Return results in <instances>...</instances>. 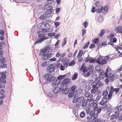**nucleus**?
<instances>
[{"instance_id":"c85d7f7f","label":"nucleus","mask_w":122,"mask_h":122,"mask_svg":"<svg viewBox=\"0 0 122 122\" xmlns=\"http://www.w3.org/2000/svg\"><path fill=\"white\" fill-rule=\"evenodd\" d=\"M49 29H42L41 30V32L42 33H46L49 32Z\"/></svg>"},{"instance_id":"49530a36","label":"nucleus","mask_w":122,"mask_h":122,"mask_svg":"<svg viewBox=\"0 0 122 122\" xmlns=\"http://www.w3.org/2000/svg\"><path fill=\"white\" fill-rule=\"evenodd\" d=\"M90 101L89 102V104L90 105H93L94 102V101L93 99L92 98L91 99L89 100Z\"/></svg>"},{"instance_id":"c756f323","label":"nucleus","mask_w":122,"mask_h":122,"mask_svg":"<svg viewBox=\"0 0 122 122\" xmlns=\"http://www.w3.org/2000/svg\"><path fill=\"white\" fill-rule=\"evenodd\" d=\"M47 15H42L39 18L41 20H43L46 19L47 18Z\"/></svg>"},{"instance_id":"9b49d317","label":"nucleus","mask_w":122,"mask_h":122,"mask_svg":"<svg viewBox=\"0 0 122 122\" xmlns=\"http://www.w3.org/2000/svg\"><path fill=\"white\" fill-rule=\"evenodd\" d=\"M108 100V99L107 97H104L102 99L101 101L99 103L101 105H103L104 104H106Z\"/></svg>"},{"instance_id":"680f3d73","label":"nucleus","mask_w":122,"mask_h":122,"mask_svg":"<svg viewBox=\"0 0 122 122\" xmlns=\"http://www.w3.org/2000/svg\"><path fill=\"white\" fill-rule=\"evenodd\" d=\"M99 77L101 78H103L104 77V76L103 75V74L102 73H101L99 76Z\"/></svg>"},{"instance_id":"a878e982","label":"nucleus","mask_w":122,"mask_h":122,"mask_svg":"<svg viewBox=\"0 0 122 122\" xmlns=\"http://www.w3.org/2000/svg\"><path fill=\"white\" fill-rule=\"evenodd\" d=\"M76 94H75L73 92H71L68 95V97L69 98H71L73 97H75Z\"/></svg>"},{"instance_id":"ea45409f","label":"nucleus","mask_w":122,"mask_h":122,"mask_svg":"<svg viewBox=\"0 0 122 122\" xmlns=\"http://www.w3.org/2000/svg\"><path fill=\"white\" fill-rule=\"evenodd\" d=\"M81 103L78 102L76 103L75 104V107L78 109L80 108L81 106Z\"/></svg>"},{"instance_id":"7ed1b4c3","label":"nucleus","mask_w":122,"mask_h":122,"mask_svg":"<svg viewBox=\"0 0 122 122\" xmlns=\"http://www.w3.org/2000/svg\"><path fill=\"white\" fill-rule=\"evenodd\" d=\"M96 11L97 13L101 12L104 14H106L108 11L107 6H105L104 7H102L101 6L98 7L96 10Z\"/></svg>"},{"instance_id":"7c9ffc66","label":"nucleus","mask_w":122,"mask_h":122,"mask_svg":"<svg viewBox=\"0 0 122 122\" xmlns=\"http://www.w3.org/2000/svg\"><path fill=\"white\" fill-rule=\"evenodd\" d=\"M66 66H65L63 64V65L62 64H60V70L61 71H63L64 70L65 68V67Z\"/></svg>"},{"instance_id":"bf43d9fd","label":"nucleus","mask_w":122,"mask_h":122,"mask_svg":"<svg viewBox=\"0 0 122 122\" xmlns=\"http://www.w3.org/2000/svg\"><path fill=\"white\" fill-rule=\"evenodd\" d=\"M75 61H74L72 60L71 61V62L69 64V66H72L74 64H75Z\"/></svg>"},{"instance_id":"58836bf2","label":"nucleus","mask_w":122,"mask_h":122,"mask_svg":"<svg viewBox=\"0 0 122 122\" xmlns=\"http://www.w3.org/2000/svg\"><path fill=\"white\" fill-rule=\"evenodd\" d=\"M103 19V17L102 16H99L97 20L99 22H102Z\"/></svg>"},{"instance_id":"6e6d98bb","label":"nucleus","mask_w":122,"mask_h":122,"mask_svg":"<svg viewBox=\"0 0 122 122\" xmlns=\"http://www.w3.org/2000/svg\"><path fill=\"white\" fill-rule=\"evenodd\" d=\"M4 54L2 49L0 48V56H3Z\"/></svg>"},{"instance_id":"f3484780","label":"nucleus","mask_w":122,"mask_h":122,"mask_svg":"<svg viewBox=\"0 0 122 122\" xmlns=\"http://www.w3.org/2000/svg\"><path fill=\"white\" fill-rule=\"evenodd\" d=\"M4 34V31L3 30H1L0 31V40L3 41L4 39V38L3 36Z\"/></svg>"},{"instance_id":"a211bd4d","label":"nucleus","mask_w":122,"mask_h":122,"mask_svg":"<svg viewBox=\"0 0 122 122\" xmlns=\"http://www.w3.org/2000/svg\"><path fill=\"white\" fill-rule=\"evenodd\" d=\"M114 75L112 74H110L108 75V76L110 81H113L114 79Z\"/></svg>"},{"instance_id":"ddd939ff","label":"nucleus","mask_w":122,"mask_h":122,"mask_svg":"<svg viewBox=\"0 0 122 122\" xmlns=\"http://www.w3.org/2000/svg\"><path fill=\"white\" fill-rule=\"evenodd\" d=\"M60 90V88L59 87H56L53 89V92L54 94H56L59 92Z\"/></svg>"},{"instance_id":"052dcab7","label":"nucleus","mask_w":122,"mask_h":122,"mask_svg":"<svg viewBox=\"0 0 122 122\" xmlns=\"http://www.w3.org/2000/svg\"><path fill=\"white\" fill-rule=\"evenodd\" d=\"M107 45V44L105 42H103L101 44V48L103 46H105Z\"/></svg>"},{"instance_id":"5701e85b","label":"nucleus","mask_w":122,"mask_h":122,"mask_svg":"<svg viewBox=\"0 0 122 122\" xmlns=\"http://www.w3.org/2000/svg\"><path fill=\"white\" fill-rule=\"evenodd\" d=\"M87 101L85 99L82 102L81 106L82 108H84L86 107V105L87 104Z\"/></svg>"},{"instance_id":"b1692460","label":"nucleus","mask_w":122,"mask_h":122,"mask_svg":"<svg viewBox=\"0 0 122 122\" xmlns=\"http://www.w3.org/2000/svg\"><path fill=\"white\" fill-rule=\"evenodd\" d=\"M102 105V106L101 107L102 110L103 111H105L106 110L107 108V105L106 104H104L103 105Z\"/></svg>"},{"instance_id":"338daca9","label":"nucleus","mask_w":122,"mask_h":122,"mask_svg":"<svg viewBox=\"0 0 122 122\" xmlns=\"http://www.w3.org/2000/svg\"><path fill=\"white\" fill-rule=\"evenodd\" d=\"M102 109L101 107H100L99 108H98L97 111L96 113H97V114H96V116H97V114H98L101 112Z\"/></svg>"},{"instance_id":"a18cd8bd","label":"nucleus","mask_w":122,"mask_h":122,"mask_svg":"<svg viewBox=\"0 0 122 122\" xmlns=\"http://www.w3.org/2000/svg\"><path fill=\"white\" fill-rule=\"evenodd\" d=\"M108 93V92L107 91H103L102 93V96L104 97H106V96L107 95Z\"/></svg>"},{"instance_id":"5fc2aeb1","label":"nucleus","mask_w":122,"mask_h":122,"mask_svg":"<svg viewBox=\"0 0 122 122\" xmlns=\"http://www.w3.org/2000/svg\"><path fill=\"white\" fill-rule=\"evenodd\" d=\"M92 119V117H88L87 118V122H91Z\"/></svg>"},{"instance_id":"cd10ccee","label":"nucleus","mask_w":122,"mask_h":122,"mask_svg":"<svg viewBox=\"0 0 122 122\" xmlns=\"http://www.w3.org/2000/svg\"><path fill=\"white\" fill-rule=\"evenodd\" d=\"M78 76L77 74L76 73L74 74L72 77V80H75L77 78Z\"/></svg>"},{"instance_id":"e2e57ef3","label":"nucleus","mask_w":122,"mask_h":122,"mask_svg":"<svg viewBox=\"0 0 122 122\" xmlns=\"http://www.w3.org/2000/svg\"><path fill=\"white\" fill-rule=\"evenodd\" d=\"M1 78L2 79H5L6 77V75L4 74H2V73H1Z\"/></svg>"},{"instance_id":"864d4df0","label":"nucleus","mask_w":122,"mask_h":122,"mask_svg":"<svg viewBox=\"0 0 122 122\" xmlns=\"http://www.w3.org/2000/svg\"><path fill=\"white\" fill-rule=\"evenodd\" d=\"M86 30L85 29H83L82 30V36L83 37L84 35L86 33Z\"/></svg>"},{"instance_id":"0e129e2a","label":"nucleus","mask_w":122,"mask_h":122,"mask_svg":"<svg viewBox=\"0 0 122 122\" xmlns=\"http://www.w3.org/2000/svg\"><path fill=\"white\" fill-rule=\"evenodd\" d=\"M0 82H1V83L4 84H5L6 83V81L5 80V79H2L0 80Z\"/></svg>"},{"instance_id":"0eeeda50","label":"nucleus","mask_w":122,"mask_h":122,"mask_svg":"<svg viewBox=\"0 0 122 122\" xmlns=\"http://www.w3.org/2000/svg\"><path fill=\"white\" fill-rule=\"evenodd\" d=\"M39 39H40L43 42V41L48 38V37L45 34H42L38 36Z\"/></svg>"},{"instance_id":"603ef678","label":"nucleus","mask_w":122,"mask_h":122,"mask_svg":"<svg viewBox=\"0 0 122 122\" xmlns=\"http://www.w3.org/2000/svg\"><path fill=\"white\" fill-rule=\"evenodd\" d=\"M102 97L101 95H98L96 97L95 101L96 102H98V101Z\"/></svg>"},{"instance_id":"bb28decb","label":"nucleus","mask_w":122,"mask_h":122,"mask_svg":"<svg viewBox=\"0 0 122 122\" xmlns=\"http://www.w3.org/2000/svg\"><path fill=\"white\" fill-rule=\"evenodd\" d=\"M83 51L82 50H80L79 52L77 55V57L78 58H80L82 56L83 54Z\"/></svg>"},{"instance_id":"c03bdc74","label":"nucleus","mask_w":122,"mask_h":122,"mask_svg":"<svg viewBox=\"0 0 122 122\" xmlns=\"http://www.w3.org/2000/svg\"><path fill=\"white\" fill-rule=\"evenodd\" d=\"M99 39L96 38L93 39V43L97 44V43L98 42Z\"/></svg>"},{"instance_id":"e433bc0d","label":"nucleus","mask_w":122,"mask_h":122,"mask_svg":"<svg viewBox=\"0 0 122 122\" xmlns=\"http://www.w3.org/2000/svg\"><path fill=\"white\" fill-rule=\"evenodd\" d=\"M90 74L91 73L88 72L87 71V73L84 74L83 75V76L84 77H88L89 76Z\"/></svg>"},{"instance_id":"473e14b6","label":"nucleus","mask_w":122,"mask_h":122,"mask_svg":"<svg viewBox=\"0 0 122 122\" xmlns=\"http://www.w3.org/2000/svg\"><path fill=\"white\" fill-rule=\"evenodd\" d=\"M101 85V83L100 82H97V83L96 85H94L95 86H96V87L97 88L100 87Z\"/></svg>"},{"instance_id":"f8f14e48","label":"nucleus","mask_w":122,"mask_h":122,"mask_svg":"<svg viewBox=\"0 0 122 122\" xmlns=\"http://www.w3.org/2000/svg\"><path fill=\"white\" fill-rule=\"evenodd\" d=\"M115 30L117 33H121L122 32V26H119L116 27Z\"/></svg>"},{"instance_id":"79ce46f5","label":"nucleus","mask_w":122,"mask_h":122,"mask_svg":"<svg viewBox=\"0 0 122 122\" xmlns=\"http://www.w3.org/2000/svg\"><path fill=\"white\" fill-rule=\"evenodd\" d=\"M42 42L41 40L39 39L38 40L35 41L34 42V44H40Z\"/></svg>"},{"instance_id":"9d476101","label":"nucleus","mask_w":122,"mask_h":122,"mask_svg":"<svg viewBox=\"0 0 122 122\" xmlns=\"http://www.w3.org/2000/svg\"><path fill=\"white\" fill-rule=\"evenodd\" d=\"M63 64L64 66L67 67L68 66V62H69L68 59L65 58H63L62 59Z\"/></svg>"},{"instance_id":"f03ea898","label":"nucleus","mask_w":122,"mask_h":122,"mask_svg":"<svg viewBox=\"0 0 122 122\" xmlns=\"http://www.w3.org/2000/svg\"><path fill=\"white\" fill-rule=\"evenodd\" d=\"M52 49V48L50 46L46 45L43 49L41 50V52L39 54V55L41 56H42L43 55L45 54L47 52L51 51Z\"/></svg>"},{"instance_id":"8fccbe9b","label":"nucleus","mask_w":122,"mask_h":122,"mask_svg":"<svg viewBox=\"0 0 122 122\" xmlns=\"http://www.w3.org/2000/svg\"><path fill=\"white\" fill-rule=\"evenodd\" d=\"M109 71L108 70V68H107L105 72L104 73L105 76L106 77H107V74Z\"/></svg>"},{"instance_id":"aec40b11","label":"nucleus","mask_w":122,"mask_h":122,"mask_svg":"<svg viewBox=\"0 0 122 122\" xmlns=\"http://www.w3.org/2000/svg\"><path fill=\"white\" fill-rule=\"evenodd\" d=\"M67 87V85H65V84H63V85H62L59 88H60V90H64V91L65 92H66V91H67L66 90H65V89Z\"/></svg>"},{"instance_id":"c9c22d12","label":"nucleus","mask_w":122,"mask_h":122,"mask_svg":"<svg viewBox=\"0 0 122 122\" xmlns=\"http://www.w3.org/2000/svg\"><path fill=\"white\" fill-rule=\"evenodd\" d=\"M89 44V41H88L87 43H85L83 46V48L84 49L87 48Z\"/></svg>"},{"instance_id":"4be33fe9","label":"nucleus","mask_w":122,"mask_h":122,"mask_svg":"<svg viewBox=\"0 0 122 122\" xmlns=\"http://www.w3.org/2000/svg\"><path fill=\"white\" fill-rule=\"evenodd\" d=\"M94 69V67L92 66H91L88 68L86 71L88 72L91 74L93 72Z\"/></svg>"},{"instance_id":"423d86ee","label":"nucleus","mask_w":122,"mask_h":122,"mask_svg":"<svg viewBox=\"0 0 122 122\" xmlns=\"http://www.w3.org/2000/svg\"><path fill=\"white\" fill-rule=\"evenodd\" d=\"M52 54L51 53L48 52L46 54L43 55L42 57V60H45L48 58H50L52 56Z\"/></svg>"},{"instance_id":"6ab92c4d","label":"nucleus","mask_w":122,"mask_h":122,"mask_svg":"<svg viewBox=\"0 0 122 122\" xmlns=\"http://www.w3.org/2000/svg\"><path fill=\"white\" fill-rule=\"evenodd\" d=\"M70 81V80L69 78L64 79L62 81V84H65L67 85V84L69 83Z\"/></svg>"},{"instance_id":"a19ab883","label":"nucleus","mask_w":122,"mask_h":122,"mask_svg":"<svg viewBox=\"0 0 122 122\" xmlns=\"http://www.w3.org/2000/svg\"><path fill=\"white\" fill-rule=\"evenodd\" d=\"M105 33L104 31V30H102L100 32V34H99V36L100 37H101Z\"/></svg>"},{"instance_id":"4d7b16f0","label":"nucleus","mask_w":122,"mask_h":122,"mask_svg":"<svg viewBox=\"0 0 122 122\" xmlns=\"http://www.w3.org/2000/svg\"><path fill=\"white\" fill-rule=\"evenodd\" d=\"M94 83V81L92 80H91L89 81V84L90 86H91Z\"/></svg>"},{"instance_id":"4468645a","label":"nucleus","mask_w":122,"mask_h":122,"mask_svg":"<svg viewBox=\"0 0 122 122\" xmlns=\"http://www.w3.org/2000/svg\"><path fill=\"white\" fill-rule=\"evenodd\" d=\"M60 81H58L56 80L53 81L51 84L52 86L53 87H55L57 86L60 83Z\"/></svg>"},{"instance_id":"f704fd0d","label":"nucleus","mask_w":122,"mask_h":122,"mask_svg":"<svg viewBox=\"0 0 122 122\" xmlns=\"http://www.w3.org/2000/svg\"><path fill=\"white\" fill-rule=\"evenodd\" d=\"M89 114L92 117L94 115H96V113L95 112L93 111H91L90 112Z\"/></svg>"},{"instance_id":"774afa93","label":"nucleus","mask_w":122,"mask_h":122,"mask_svg":"<svg viewBox=\"0 0 122 122\" xmlns=\"http://www.w3.org/2000/svg\"><path fill=\"white\" fill-rule=\"evenodd\" d=\"M100 57H99L96 60V62L99 64H100V63L101 62H100V58H99Z\"/></svg>"},{"instance_id":"3c124183","label":"nucleus","mask_w":122,"mask_h":122,"mask_svg":"<svg viewBox=\"0 0 122 122\" xmlns=\"http://www.w3.org/2000/svg\"><path fill=\"white\" fill-rule=\"evenodd\" d=\"M87 97L88 100L91 99L93 98V96L90 93V95H89Z\"/></svg>"},{"instance_id":"393cba45","label":"nucleus","mask_w":122,"mask_h":122,"mask_svg":"<svg viewBox=\"0 0 122 122\" xmlns=\"http://www.w3.org/2000/svg\"><path fill=\"white\" fill-rule=\"evenodd\" d=\"M66 75L59 76L57 78L58 80H61L64 79L66 76Z\"/></svg>"},{"instance_id":"1a4fd4ad","label":"nucleus","mask_w":122,"mask_h":122,"mask_svg":"<svg viewBox=\"0 0 122 122\" xmlns=\"http://www.w3.org/2000/svg\"><path fill=\"white\" fill-rule=\"evenodd\" d=\"M55 69V67L53 65H51L49 66V68L47 70V71L49 73L53 72Z\"/></svg>"},{"instance_id":"09e8293b","label":"nucleus","mask_w":122,"mask_h":122,"mask_svg":"<svg viewBox=\"0 0 122 122\" xmlns=\"http://www.w3.org/2000/svg\"><path fill=\"white\" fill-rule=\"evenodd\" d=\"M77 98L75 97H73L72 99V102L73 103H75L77 102Z\"/></svg>"},{"instance_id":"4c0bfd02","label":"nucleus","mask_w":122,"mask_h":122,"mask_svg":"<svg viewBox=\"0 0 122 122\" xmlns=\"http://www.w3.org/2000/svg\"><path fill=\"white\" fill-rule=\"evenodd\" d=\"M86 107L85 108V109L86 113H87V114H88L89 113V112L90 111V107Z\"/></svg>"},{"instance_id":"412c9836","label":"nucleus","mask_w":122,"mask_h":122,"mask_svg":"<svg viewBox=\"0 0 122 122\" xmlns=\"http://www.w3.org/2000/svg\"><path fill=\"white\" fill-rule=\"evenodd\" d=\"M50 22L49 20H47L46 23L44 24V27L45 28L49 29L50 25L48 24Z\"/></svg>"},{"instance_id":"37998d69","label":"nucleus","mask_w":122,"mask_h":122,"mask_svg":"<svg viewBox=\"0 0 122 122\" xmlns=\"http://www.w3.org/2000/svg\"><path fill=\"white\" fill-rule=\"evenodd\" d=\"M107 63V61L104 59H102L101 62L100 64L103 65L104 64H106Z\"/></svg>"},{"instance_id":"dca6fc26","label":"nucleus","mask_w":122,"mask_h":122,"mask_svg":"<svg viewBox=\"0 0 122 122\" xmlns=\"http://www.w3.org/2000/svg\"><path fill=\"white\" fill-rule=\"evenodd\" d=\"M92 89L91 90V93L93 94H95L96 92L97 88L96 87V86L93 85L92 86Z\"/></svg>"},{"instance_id":"6e6552de","label":"nucleus","mask_w":122,"mask_h":122,"mask_svg":"<svg viewBox=\"0 0 122 122\" xmlns=\"http://www.w3.org/2000/svg\"><path fill=\"white\" fill-rule=\"evenodd\" d=\"M5 91L3 89H0V98L1 99H3L5 97L4 94L5 93Z\"/></svg>"},{"instance_id":"39448f33","label":"nucleus","mask_w":122,"mask_h":122,"mask_svg":"<svg viewBox=\"0 0 122 122\" xmlns=\"http://www.w3.org/2000/svg\"><path fill=\"white\" fill-rule=\"evenodd\" d=\"M45 8L46 10V13L47 14H50L52 12L53 7L51 5H50L48 3L45 4Z\"/></svg>"},{"instance_id":"f257e3e1","label":"nucleus","mask_w":122,"mask_h":122,"mask_svg":"<svg viewBox=\"0 0 122 122\" xmlns=\"http://www.w3.org/2000/svg\"><path fill=\"white\" fill-rule=\"evenodd\" d=\"M43 77L45 79V82H43V84L46 83H49L53 81L55 79L56 77L53 75L51 73H48L44 75Z\"/></svg>"},{"instance_id":"72a5a7b5","label":"nucleus","mask_w":122,"mask_h":122,"mask_svg":"<svg viewBox=\"0 0 122 122\" xmlns=\"http://www.w3.org/2000/svg\"><path fill=\"white\" fill-rule=\"evenodd\" d=\"M115 108L116 110L119 111H120L122 110V105H120L118 107H116Z\"/></svg>"},{"instance_id":"2eb2a0df","label":"nucleus","mask_w":122,"mask_h":122,"mask_svg":"<svg viewBox=\"0 0 122 122\" xmlns=\"http://www.w3.org/2000/svg\"><path fill=\"white\" fill-rule=\"evenodd\" d=\"M85 98L82 96L80 97L77 98V102L79 103H81L83 102Z\"/></svg>"},{"instance_id":"13d9d810","label":"nucleus","mask_w":122,"mask_h":122,"mask_svg":"<svg viewBox=\"0 0 122 122\" xmlns=\"http://www.w3.org/2000/svg\"><path fill=\"white\" fill-rule=\"evenodd\" d=\"M55 27L57 28L60 24V23L58 22H55L54 23Z\"/></svg>"},{"instance_id":"2f4dec72","label":"nucleus","mask_w":122,"mask_h":122,"mask_svg":"<svg viewBox=\"0 0 122 122\" xmlns=\"http://www.w3.org/2000/svg\"><path fill=\"white\" fill-rule=\"evenodd\" d=\"M85 113L83 111L81 112L80 113V116L81 118H83L85 116Z\"/></svg>"},{"instance_id":"20e7f679","label":"nucleus","mask_w":122,"mask_h":122,"mask_svg":"<svg viewBox=\"0 0 122 122\" xmlns=\"http://www.w3.org/2000/svg\"><path fill=\"white\" fill-rule=\"evenodd\" d=\"M6 62V59L3 56H0V67L7 68V64L5 63Z\"/></svg>"},{"instance_id":"69168bd1","label":"nucleus","mask_w":122,"mask_h":122,"mask_svg":"<svg viewBox=\"0 0 122 122\" xmlns=\"http://www.w3.org/2000/svg\"><path fill=\"white\" fill-rule=\"evenodd\" d=\"M115 91V89L112 86H111L110 92L112 93Z\"/></svg>"},{"instance_id":"de8ad7c7","label":"nucleus","mask_w":122,"mask_h":122,"mask_svg":"<svg viewBox=\"0 0 122 122\" xmlns=\"http://www.w3.org/2000/svg\"><path fill=\"white\" fill-rule=\"evenodd\" d=\"M56 34L55 33H48L47 35L48 36L51 37L54 36Z\"/></svg>"}]
</instances>
